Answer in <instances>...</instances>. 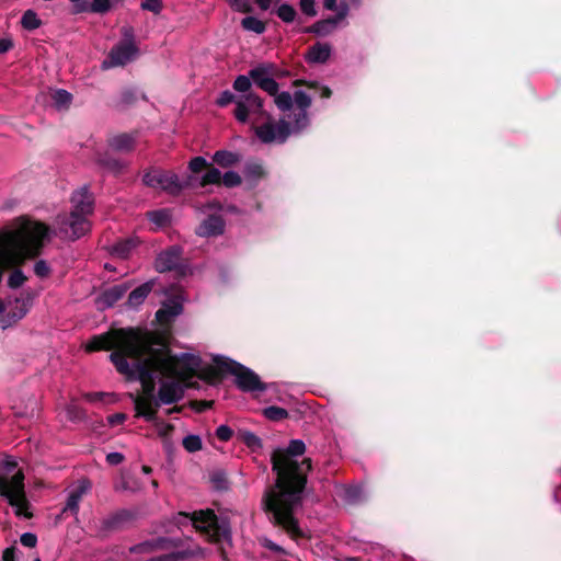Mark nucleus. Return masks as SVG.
<instances>
[{
  "label": "nucleus",
  "mask_w": 561,
  "mask_h": 561,
  "mask_svg": "<svg viewBox=\"0 0 561 561\" xmlns=\"http://www.w3.org/2000/svg\"><path fill=\"white\" fill-rule=\"evenodd\" d=\"M26 280V276L21 270H14L9 278H8V286L12 289L21 287Z\"/></svg>",
  "instance_id": "40"
},
{
  "label": "nucleus",
  "mask_w": 561,
  "mask_h": 561,
  "mask_svg": "<svg viewBox=\"0 0 561 561\" xmlns=\"http://www.w3.org/2000/svg\"><path fill=\"white\" fill-rule=\"evenodd\" d=\"M156 379L161 381L157 404H172L180 401L184 394L185 382L175 376H157L154 375L150 379H139L145 386L152 385Z\"/></svg>",
  "instance_id": "11"
},
{
  "label": "nucleus",
  "mask_w": 561,
  "mask_h": 561,
  "mask_svg": "<svg viewBox=\"0 0 561 561\" xmlns=\"http://www.w3.org/2000/svg\"><path fill=\"white\" fill-rule=\"evenodd\" d=\"M334 11H336L334 16L345 26L347 24L346 18L350 13V4L346 1H340Z\"/></svg>",
  "instance_id": "45"
},
{
  "label": "nucleus",
  "mask_w": 561,
  "mask_h": 561,
  "mask_svg": "<svg viewBox=\"0 0 561 561\" xmlns=\"http://www.w3.org/2000/svg\"><path fill=\"white\" fill-rule=\"evenodd\" d=\"M343 497L347 503L356 504L362 501V489L358 486L347 488Z\"/></svg>",
  "instance_id": "41"
},
{
  "label": "nucleus",
  "mask_w": 561,
  "mask_h": 561,
  "mask_svg": "<svg viewBox=\"0 0 561 561\" xmlns=\"http://www.w3.org/2000/svg\"><path fill=\"white\" fill-rule=\"evenodd\" d=\"M182 553H169V554H162L158 557H152L147 559L146 561H179L182 559Z\"/></svg>",
  "instance_id": "52"
},
{
  "label": "nucleus",
  "mask_w": 561,
  "mask_h": 561,
  "mask_svg": "<svg viewBox=\"0 0 561 561\" xmlns=\"http://www.w3.org/2000/svg\"><path fill=\"white\" fill-rule=\"evenodd\" d=\"M2 561H15V548L10 547L3 551Z\"/></svg>",
  "instance_id": "56"
},
{
  "label": "nucleus",
  "mask_w": 561,
  "mask_h": 561,
  "mask_svg": "<svg viewBox=\"0 0 561 561\" xmlns=\"http://www.w3.org/2000/svg\"><path fill=\"white\" fill-rule=\"evenodd\" d=\"M252 82L253 81L249 73L247 76L240 75L233 81V89L239 93L248 94L249 92H252Z\"/></svg>",
  "instance_id": "31"
},
{
  "label": "nucleus",
  "mask_w": 561,
  "mask_h": 561,
  "mask_svg": "<svg viewBox=\"0 0 561 561\" xmlns=\"http://www.w3.org/2000/svg\"><path fill=\"white\" fill-rule=\"evenodd\" d=\"M255 2L262 10H267L271 5V0H255Z\"/></svg>",
  "instance_id": "62"
},
{
  "label": "nucleus",
  "mask_w": 561,
  "mask_h": 561,
  "mask_svg": "<svg viewBox=\"0 0 561 561\" xmlns=\"http://www.w3.org/2000/svg\"><path fill=\"white\" fill-rule=\"evenodd\" d=\"M88 216L89 214L71 211L69 216L58 217L59 230L68 238L78 239L90 230Z\"/></svg>",
  "instance_id": "12"
},
{
  "label": "nucleus",
  "mask_w": 561,
  "mask_h": 561,
  "mask_svg": "<svg viewBox=\"0 0 561 561\" xmlns=\"http://www.w3.org/2000/svg\"><path fill=\"white\" fill-rule=\"evenodd\" d=\"M225 221L219 215H209L196 229L199 237H214L224 232Z\"/></svg>",
  "instance_id": "18"
},
{
  "label": "nucleus",
  "mask_w": 561,
  "mask_h": 561,
  "mask_svg": "<svg viewBox=\"0 0 561 561\" xmlns=\"http://www.w3.org/2000/svg\"><path fill=\"white\" fill-rule=\"evenodd\" d=\"M140 8L145 11H150L154 14H158L162 10V1L161 0H142Z\"/></svg>",
  "instance_id": "46"
},
{
  "label": "nucleus",
  "mask_w": 561,
  "mask_h": 561,
  "mask_svg": "<svg viewBox=\"0 0 561 561\" xmlns=\"http://www.w3.org/2000/svg\"><path fill=\"white\" fill-rule=\"evenodd\" d=\"M66 419L71 422L83 420V410L76 403L71 402L65 408Z\"/></svg>",
  "instance_id": "34"
},
{
  "label": "nucleus",
  "mask_w": 561,
  "mask_h": 561,
  "mask_svg": "<svg viewBox=\"0 0 561 561\" xmlns=\"http://www.w3.org/2000/svg\"><path fill=\"white\" fill-rule=\"evenodd\" d=\"M12 47L9 39H0V53H7Z\"/></svg>",
  "instance_id": "60"
},
{
  "label": "nucleus",
  "mask_w": 561,
  "mask_h": 561,
  "mask_svg": "<svg viewBox=\"0 0 561 561\" xmlns=\"http://www.w3.org/2000/svg\"><path fill=\"white\" fill-rule=\"evenodd\" d=\"M152 287L153 282L150 280L144 283L142 285L131 290L130 294L128 295V299L126 302L128 308L137 309L138 307H140L148 297V295L151 293Z\"/></svg>",
  "instance_id": "22"
},
{
  "label": "nucleus",
  "mask_w": 561,
  "mask_h": 561,
  "mask_svg": "<svg viewBox=\"0 0 561 561\" xmlns=\"http://www.w3.org/2000/svg\"><path fill=\"white\" fill-rule=\"evenodd\" d=\"M263 104V99L254 92L239 95L238 100H236V119L242 124L251 121L254 127L260 121L264 119L267 114Z\"/></svg>",
  "instance_id": "8"
},
{
  "label": "nucleus",
  "mask_w": 561,
  "mask_h": 561,
  "mask_svg": "<svg viewBox=\"0 0 561 561\" xmlns=\"http://www.w3.org/2000/svg\"><path fill=\"white\" fill-rule=\"evenodd\" d=\"M123 460L124 456L121 453H110L106 456V461L112 466L119 465Z\"/></svg>",
  "instance_id": "54"
},
{
  "label": "nucleus",
  "mask_w": 561,
  "mask_h": 561,
  "mask_svg": "<svg viewBox=\"0 0 561 561\" xmlns=\"http://www.w3.org/2000/svg\"><path fill=\"white\" fill-rule=\"evenodd\" d=\"M108 146L115 151L128 152L135 146V136L133 134H118L110 138Z\"/></svg>",
  "instance_id": "23"
},
{
  "label": "nucleus",
  "mask_w": 561,
  "mask_h": 561,
  "mask_svg": "<svg viewBox=\"0 0 561 561\" xmlns=\"http://www.w3.org/2000/svg\"><path fill=\"white\" fill-rule=\"evenodd\" d=\"M311 103L309 94L302 90H295L293 108L282 112L283 116L277 121L267 113L264 119L253 127L256 137L263 144H284L289 136L300 134L310 124L308 108Z\"/></svg>",
  "instance_id": "3"
},
{
  "label": "nucleus",
  "mask_w": 561,
  "mask_h": 561,
  "mask_svg": "<svg viewBox=\"0 0 561 561\" xmlns=\"http://www.w3.org/2000/svg\"><path fill=\"white\" fill-rule=\"evenodd\" d=\"M296 14L297 13H296V10L294 9V7H291L287 3H283L277 9V16L286 23L293 22L296 18Z\"/></svg>",
  "instance_id": "35"
},
{
  "label": "nucleus",
  "mask_w": 561,
  "mask_h": 561,
  "mask_svg": "<svg viewBox=\"0 0 561 561\" xmlns=\"http://www.w3.org/2000/svg\"><path fill=\"white\" fill-rule=\"evenodd\" d=\"M244 173L248 178L257 180L264 175V169L260 163L251 162L245 165Z\"/></svg>",
  "instance_id": "42"
},
{
  "label": "nucleus",
  "mask_w": 561,
  "mask_h": 561,
  "mask_svg": "<svg viewBox=\"0 0 561 561\" xmlns=\"http://www.w3.org/2000/svg\"><path fill=\"white\" fill-rule=\"evenodd\" d=\"M238 439L245 444L252 451H259L262 448L261 438L250 431H239Z\"/></svg>",
  "instance_id": "26"
},
{
  "label": "nucleus",
  "mask_w": 561,
  "mask_h": 561,
  "mask_svg": "<svg viewBox=\"0 0 561 561\" xmlns=\"http://www.w3.org/2000/svg\"><path fill=\"white\" fill-rule=\"evenodd\" d=\"M84 398L87 401L92 403H107L113 401L112 399L114 398V394L108 392H89L84 394Z\"/></svg>",
  "instance_id": "39"
},
{
  "label": "nucleus",
  "mask_w": 561,
  "mask_h": 561,
  "mask_svg": "<svg viewBox=\"0 0 561 561\" xmlns=\"http://www.w3.org/2000/svg\"><path fill=\"white\" fill-rule=\"evenodd\" d=\"M91 484L87 480H81L68 494L67 503L64 512H71L77 514L79 510V503L83 495L90 490Z\"/></svg>",
  "instance_id": "19"
},
{
  "label": "nucleus",
  "mask_w": 561,
  "mask_h": 561,
  "mask_svg": "<svg viewBox=\"0 0 561 561\" xmlns=\"http://www.w3.org/2000/svg\"><path fill=\"white\" fill-rule=\"evenodd\" d=\"M241 25L244 30L262 34L265 32V24L255 16H247L241 21Z\"/></svg>",
  "instance_id": "30"
},
{
  "label": "nucleus",
  "mask_w": 561,
  "mask_h": 561,
  "mask_svg": "<svg viewBox=\"0 0 561 561\" xmlns=\"http://www.w3.org/2000/svg\"><path fill=\"white\" fill-rule=\"evenodd\" d=\"M299 7L301 12L309 18H313L318 14L316 0H300Z\"/></svg>",
  "instance_id": "44"
},
{
  "label": "nucleus",
  "mask_w": 561,
  "mask_h": 561,
  "mask_svg": "<svg viewBox=\"0 0 561 561\" xmlns=\"http://www.w3.org/2000/svg\"><path fill=\"white\" fill-rule=\"evenodd\" d=\"M341 26L344 25L333 15L317 21L312 25L306 27L304 33H310L319 37H327L333 34Z\"/></svg>",
  "instance_id": "15"
},
{
  "label": "nucleus",
  "mask_w": 561,
  "mask_h": 561,
  "mask_svg": "<svg viewBox=\"0 0 561 561\" xmlns=\"http://www.w3.org/2000/svg\"><path fill=\"white\" fill-rule=\"evenodd\" d=\"M311 87H314L319 90L321 98L329 99L332 94L330 88H328L325 85L317 87L316 84H312Z\"/></svg>",
  "instance_id": "58"
},
{
  "label": "nucleus",
  "mask_w": 561,
  "mask_h": 561,
  "mask_svg": "<svg viewBox=\"0 0 561 561\" xmlns=\"http://www.w3.org/2000/svg\"><path fill=\"white\" fill-rule=\"evenodd\" d=\"M236 100H238V96H236L231 91L229 90H226L224 92L220 93L218 100H217V104L219 106H226L228 105L229 103H234L236 104Z\"/></svg>",
  "instance_id": "48"
},
{
  "label": "nucleus",
  "mask_w": 561,
  "mask_h": 561,
  "mask_svg": "<svg viewBox=\"0 0 561 561\" xmlns=\"http://www.w3.org/2000/svg\"><path fill=\"white\" fill-rule=\"evenodd\" d=\"M129 288L130 285L127 283L114 285L107 288L98 298L99 307L101 309L113 307L118 300H121L125 296Z\"/></svg>",
  "instance_id": "16"
},
{
  "label": "nucleus",
  "mask_w": 561,
  "mask_h": 561,
  "mask_svg": "<svg viewBox=\"0 0 561 561\" xmlns=\"http://www.w3.org/2000/svg\"><path fill=\"white\" fill-rule=\"evenodd\" d=\"M20 541L21 543L24 546V547H28V548H33L36 546V542H37V538L34 534L32 533H24L21 538H20Z\"/></svg>",
  "instance_id": "51"
},
{
  "label": "nucleus",
  "mask_w": 561,
  "mask_h": 561,
  "mask_svg": "<svg viewBox=\"0 0 561 561\" xmlns=\"http://www.w3.org/2000/svg\"><path fill=\"white\" fill-rule=\"evenodd\" d=\"M213 362L220 373L232 374L236 377L238 388L242 391L253 392L266 389L260 377L250 368L221 355L214 356Z\"/></svg>",
  "instance_id": "7"
},
{
  "label": "nucleus",
  "mask_w": 561,
  "mask_h": 561,
  "mask_svg": "<svg viewBox=\"0 0 561 561\" xmlns=\"http://www.w3.org/2000/svg\"><path fill=\"white\" fill-rule=\"evenodd\" d=\"M264 415L271 421H280L287 417L288 412L279 407H268L264 409Z\"/></svg>",
  "instance_id": "37"
},
{
  "label": "nucleus",
  "mask_w": 561,
  "mask_h": 561,
  "mask_svg": "<svg viewBox=\"0 0 561 561\" xmlns=\"http://www.w3.org/2000/svg\"><path fill=\"white\" fill-rule=\"evenodd\" d=\"M323 8L329 11H334L336 9V0H322Z\"/></svg>",
  "instance_id": "61"
},
{
  "label": "nucleus",
  "mask_w": 561,
  "mask_h": 561,
  "mask_svg": "<svg viewBox=\"0 0 561 561\" xmlns=\"http://www.w3.org/2000/svg\"><path fill=\"white\" fill-rule=\"evenodd\" d=\"M253 83L273 96L274 104L280 112H286L293 108L295 91L293 93L288 91L279 92V84L277 78H283L286 72L280 70L277 65L270 61L260 62L249 70Z\"/></svg>",
  "instance_id": "5"
},
{
  "label": "nucleus",
  "mask_w": 561,
  "mask_h": 561,
  "mask_svg": "<svg viewBox=\"0 0 561 561\" xmlns=\"http://www.w3.org/2000/svg\"><path fill=\"white\" fill-rule=\"evenodd\" d=\"M148 219L157 226L162 228L167 226L171 220V213L169 209H158L148 213Z\"/></svg>",
  "instance_id": "28"
},
{
  "label": "nucleus",
  "mask_w": 561,
  "mask_h": 561,
  "mask_svg": "<svg viewBox=\"0 0 561 561\" xmlns=\"http://www.w3.org/2000/svg\"><path fill=\"white\" fill-rule=\"evenodd\" d=\"M21 23L26 30H35L41 25V20L34 11L27 10L24 12Z\"/></svg>",
  "instance_id": "33"
},
{
  "label": "nucleus",
  "mask_w": 561,
  "mask_h": 561,
  "mask_svg": "<svg viewBox=\"0 0 561 561\" xmlns=\"http://www.w3.org/2000/svg\"><path fill=\"white\" fill-rule=\"evenodd\" d=\"M216 435L220 440L227 442L232 436V430L227 425H220L216 430Z\"/></svg>",
  "instance_id": "50"
},
{
  "label": "nucleus",
  "mask_w": 561,
  "mask_h": 561,
  "mask_svg": "<svg viewBox=\"0 0 561 561\" xmlns=\"http://www.w3.org/2000/svg\"><path fill=\"white\" fill-rule=\"evenodd\" d=\"M331 54V44L324 42H317L308 49L306 54V59L309 64H324L329 60Z\"/></svg>",
  "instance_id": "20"
},
{
  "label": "nucleus",
  "mask_w": 561,
  "mask_h": 561,
  "mask_svg": "<svg viewBox=\"0 0 561 561\" xmlns=\"http://www.w3.org/2000/svg\"><path fill=\"white\" fill-rule=\"evenodd\" d=\"M71 203L73 207L72 211L89 215L92 214L93 198L87 186H82L81 188L73 192Z\"/></svg>",
  "instance_id": "17"
},
{
  "label": "nucleus",
  "mask_w": 561,
  "mask_h": 561,
  "mask_svg": "<svg viewBox=\"0 0 561 561\" xmlns=\"http://www.w3.org/2000/svg\"><path fill=\"white\" fill-rule=\"evenodd\" d=\"M0 496L12 507L18 517H32L31 505L25 494L24 473L15 457H0Z\"/></svg>",
  "instance_id": "4"
},
{
  "label": "nucleus",
  "mask_w": 561,
  "mask_h": 561,
  "mask_svg": "<svg viewBox=\"0 0 561 561\" xmlns=\"http://www.w3.org/2000/svg\"><path fill=\"white\" fill-rule=\"evenodd\" d=\"M126 419V415L123 414V413H116V414H113L108 417V422L110 424L112 425H116V424H121L125 421Z\"/></svg>",
  "instance_id": "57"
},
{
  "label": "nucleus",
  "mask_w": 561,
  "mask_h": 561,
  "mask_svg": "<svg viewBox=\"0 0 561 561\" xmlns=\"http://www.w3.org/2000/svg\"><path fill=\"white\" fill-rule=\"evenodd\" d=\"M191 180L192 178L188 176L186 181H181L175 173L161 169H150L142 178L145 185L170 195H179L183 188L190 185Z\"/></svg>",
  "instance_id": "10"
},
{
  "label": "nucleus",
  "mask_w": 561,
  "mask_h": 561,
  "mask_svg": "<svg viewBox=\"0 0 561 561\" xmlns=\"http://www.w3.org/2000/svg\"><path fill=\"white\" fill-rule=\"evenodd\" d=\"M305 443L300 439L290 440L287 449L277 448L272 454V468L277 479L275 486L264 496L265 508L274 522L282 526L290 536H302V530L294 517V510L299 505L306 484V473L311 469V460L301 462L295 457L305 453Z\"/></svg>",
  "instance_id": "2"
},
{
  "label": "nucleus",
  "mask_w": 561,
  "mask_h": 561,
  "mask_svg": "<svg viewBox=\"0 0 561 561\" xmlns=\"http://www.w3.org/2000/svg\"><path fill=\"white\" fill-rule=\"evenodd\" d=\"M33 302V295L30 291H23L19 297L8 299L7 304L0 300V328L5 330L21 319L30 311Z\"/></svg>",
  "instance_id": "9"
},
{
  "label": "nucleus",
  "mask_w": 561,
  "mask_h": 561,
  "mask_svg": "<svg viewBox=\"0 0 561 561\" xmlns=\"http://www.w3.org/2000/svg\"><path fill=\"white\" fill-rule=\"evenodd\" d=\"M138 49L133 42H123L112 48L108 57L102 62L103 69L125 66L137 56Z\"/></svg>",
  "instance_id": "13"
},
{
  "label": "nucleus",
  "mask_w": 561,
  "mask_h": 561,
  "mask_svg": "<svg viewBox=\"0 0 561 561\" xmlns=\"http://www.w3.org/2000/svg\"><path fill=\"white\" fill-rule=\"evenodd\" d=\"M51 100H53L54 106L58 111H64L70 106V104L72 102V95H71V93H69L68 91H66L64 89H58V90L53 91Z\"/></svg>",
  "instance_id": "25"
},
{
  "label": "nucleus",
  "mask_w": 561,
  "mask_h": 561,
  "mask_svg": "<svg viewBox=\"0 0 561 561\" xmlns=\"http://www.w3.org/2000/svg\"><path fill=\"white\" fill-rule=\"evenodd\" d=\"M221 181L227 187H234L241 184V176L234 171H228L221 174Z\"/></svg>",
  "instance_id": "43"
},
{
  "label": "nucleus",
  "mask_w": 561,
  "mask_h": 561,
  "mask_svg": "<svg viewBox=\"0 0 561 561\" xmlns=\"http://www.w3.org/2000/svg\"><path fill=\"white\" fill-rule=\"evenodd\" d=\"M350 1H351L352 5L355 8H358L362 4V0H350Z\"/></svg>",
  "instance_id": "64"
},
{
  "label": "nucleus",
  "mask_w": 561,
  "mask_h": 561,
  "mask_svg": "<svg viewBox=\"0 0 561 561\" xmlns=\"http://www.w3.org/2000/svg\"><path fill=\"white\" fill-rule=\"evenodd\" d=\"M214 162L222 168L232 167L240 161V156L238 153L219 150L215 152L213 157Z\"/></svg>",
  "instance_id": "24"
},
{
  "label": "nucleus",
  "mask_w": 561,
  "mask_h": 561,
  "mask_svg": "<svg viewBox=\"0 0 561 561\" xmlns=\"http://www.w3.org/2000/svg\"><path fill=\"white\" fill-rule=\"evenodd\" d=\"M202 439L198 435H187L183 438V447L188 453H195L202 449Z\"/></svg>",
  "instance_id": "36"
},
{
  "label": "nucleus",
  "mask_w": 561,
  "mask_h": 561,
  "mask_svg": "<svg viewBox=\"0 0 561 561\" xmlns=\"http://www.w3.org/2000/svg\"><path fill=\"white\" fill-rule=\"evenodd\" d=\"M137 414L145 417L147 421H153L156 416V409L152 403L147 400H139L136 402Z\"/></svg>",
  "instance_id": "29"
},
{
  "label": "nucleus",
  "mask_w": 561,
  "mask_h": 561,
  "mask_svg": "<svg viewBox=\"0 0 561 561\" xmlns=\"http://www.w3.org/2000/svg\"><path fill=\"white\" fill-rule=\"evenodd\" d=\"M49 272H50V267L46 261L39 260L34 264V273L38 277L44 278V277L48 276Z\"/></svg>",
  "instance_id": "47"
},
{
  "label": "nucleus",
  "mask_w": 561,
  "mask_h": 561,
  "mask_svg": "<svg viewBox=\"0 0 561 561\" xmlns=\"http://www.w3.org/2000/svg\"><path fill=\"white\" fill-rule=\"evenodd\" d=\"M182 250L178 245L170 247L158 254L154 266L159 273L174 270L181 260Z\"/></svg>",
  "instance_id": "14"
},
{
  "label": "nucleus",
  "mask_w": 561,
  "mask_h": 561,
  "mask_svg": "<svg viewBox=\"0 0 561 561\" xmlns=\"http://www.w3.org/2000/svg\"><path fill=\"white\" fill-rule=\"evenodd\" d=\"M206 165H207V161H206L205 158H203V157H195V158H193L190 161L188 169L193 173H197V172L202 171Z\"/></svg>",
  "instance_id": "49"
},
{
  "label": "nucleus",
  "mask_w": 561,
  "mask_h": 561,
  "mask_svg": "<svg viewBox=\"0 0 561 561\" xmlns=\"http://www.w3.org/2000/svg\"><path fill=\"white\" fill-rule=\"evenodd\" d=\"M218 207H219V205L217 203H215V202L209 203V204L206 205L207 210L216 209ZM204 211H206V209Z\"/></svg>",
  "instance_id": "63"
},
{
  "label": "nucleus",
  "mask_w": 561,
  "mask_h": 561,
  "mask_svg": "<svg viewBox=\"0 0 561 561\" xmlns=\"http://www.w3.org/2000/svg\"><path fill=\"white\" fill-rule=\"evenodd\" d=\"M182 310H183L182 300L178 296V297H174V298H171V299H168L167 301H164L162 308H160L157 311L156 317L161 322L169 321L172 318L179 316L182 312Z\"/></svg>",
  "instance_id": "21"
},
{
  "label": "nucleus",
  "mask_w": 561,
  "mask_h": 561,
  "mask_svg": "<svg viewBox=\"0 0 561 561\" xmlns=\"http://www.w3.org/2000/svg\"><path fill=\"white\" fill-rule=\"evenodd\" d=\"M172 428L173 427L170 424L161 423V424L158 425V432L162 436H167L169 434V432L172 431Z\"/></svg>",
  "instance_id": "59"
},
{
  "label": "nucleus",
  "mask_w": 561,
  "mask_h": 561,
  "mask_svg": "<svg viewBox=\"0 0 561 561\" xmlns=\"http://www.w3.org/2000/svg\"><path fill=\"white\" fill-rule=\"evenodd\" d=\"M111 7V0H93L91 4H88V11L103 14L108 12Z\"/></svg>",
  "instance_id": "38"
},
{
  "label": "nucleus",
  "mask_w": 561,
  "mask_h": 561,
  "mask_svg": "<svg viewBox=\"0 0 561 561\" xmlns=\"http://www.w3.org/2000/svg\"><path fill=\"white\" fill-rule=\"evenodd\" d=\"M228 1L234 10L240 11V12H245L250 8L249 0H228Z\"/></svg>",
  "instance_id": "53"
},
{
  "label": "nucleus",
  "mask_w": 561,
  "mask_h": 561,
  "mask_svg": "<svg viewBox=\"0 0 561 561\" xmlns=\"http://www.w3.org/2000/svg\"><path fill=\"white\" fill-rule=\"evenodd\" d=\"M75 8L76 13H82L88 11V3L83 0H69Z\"/></svg>",
  "instance_id": "55"
},
{
  "label": "nucleus",
  "mask_w": 561,
  "mask_h": 561,
  "mask_svg": "<svg viewBox=\"0 0 561 561\" xmlns=\"http://www.w3.org/2000/svg\"><path fill=\"white\" fill-rule=\"evenodd\" d=\"M138 239L128 238L122 241H118L114 248L113 252L119 257H127L133 249L138 244Z\"/></svg>",
  "instance_id": "27"
},
{
  "label": "nucleus",
  "mask_w": 561,
  "mask_h": 561,
  "mask_svg": "<svg viewBox=\"0 0 561 561\" xmlns=\"http://www.w3.org/2000/svg\"><path fill=\"white\" fill-rule=\"evenodd\" d=\"M221 182V172L216 169H209L199 180V186L204 187L209 184H219Z\"/></svg>",
  "instance_id": "32"
},
{
  "label": "nucleus",
  "mask_w": 561,
  "mask_h": 561,
  "mask_svg": "<svg viewBox=\"0 0 561 561\" xmlns=\"http://www.w3.org/2000/svg\"><path fill=\"white\" fill-rule=\"evenodd\" d=\"M114 350L110 355L117 371L127 379H150L157 376H175L187 381L199 373L201 378L215 382L219 379L216 368H202V359L191 353L171 354L163 340L153 332L138 328H123L94 336L87 351Z\"/></svg>",
  "instance_id": "1"
},
{
  "label": "nucleus",
  "mask_w": 561,
  "mask_h": 561,
  "mask_svg": "<svg viewBox=\"0 0 561 561\" xmlns=\"http://www.w3.org/2000/svg\"><path fill=\"white\" fill-rule=\"evenodd\" d=\"M175 523L179 526L192 525L211 541L230 540L231 535L228 522L226 518L217 517L210 510L198 511L193 514L180 513L175 518Z\"/></svg>",
  "instance_id": "6"
}]
</instances>
